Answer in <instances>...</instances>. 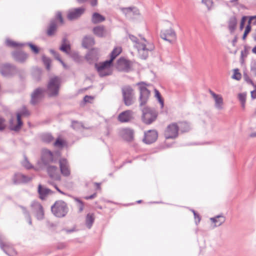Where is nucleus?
I'll return each mask as SVG.
<instances>
[{
    "mask_svg": "<svg viewBox=\"0 0 256 256\" xmlns=\"http://www.w3.org/2000/svg\"><path fill=\"white\" fill-rule=\"evenodd\" d=\"M70 56V57L76 62H79L80 60V58L79 54L76 52H70L68 54Z\"/></svg>",
    "mask_w": 256,
    "mask_h": 256,
    "instance_id": "a18cd8bd",
    "label": "nucleus"
},
{
    "mask_svg": "<svg viewBox=\"0 0 256 256\" xmlns=\"http://www.w3.org/2000/svg\"><path fill=\"white\" fill-rule=\"evenodd\" d=\"M158 138L157 132L154 130H150L144 133V142L148 144L154 142Z\"/></svg>",
    "mask_w": 256,
    "mask_h": 256,
    "instance_id": "6ab92c4d",
    "label": "nucleus"
},
{
    "mask_svg": "<svg viewBox=\"0 0 256 256\" xmlns=\"http://www.w3.org/2000/svg\"><path fill=\"white\" fill-rule=\"evenodd\" d=\"M134 8L133 7H128V8H120L122 12L125 14L126 15L128 14L132 11V10Z\"/></svg>",
    "mask_w": 256,
    "mask_h": 256,
    "instance_id": "5fc2aeb1",
    "label": "nucleus"
},
{
    "mask_svg": "<svg viewBox=\"0 0 256 256\" xmlns=\"http://www.w3.org/2000/svg\"><path fill=\"white\" fill-rule=\"evenodd\" d=\"M60 50L66 54H69L70 50V46L66 38H63L62 44L60 48Z\"/></svg>",
    "mask_w": 256,
    "mask_h": 256,
    "instance_id": "7c9ffc66",
    "label": "nucleus"
},
{
    "mask_svg": "<svg viewBox=\"0 0 256 256\" xmlns=\"http://www.w3.org/2000/svg\"><path fill=\"white\" fill-rule=\"evenodd\" d=\"M129 38L132 42L136 44L139 56L142 59H146L148 56L149 52L154 49V47L153 44L148 42L144 38L142 42H138L137 38L134 35L130 34Z\"/></svg>",
    "mask_w": 256,
    "mask_h": 256,
    "instance_id": "f257e3e1",
    "label": "nucleus"
},
{
    "mask_svg": "<svg viewBox=\"0 0 256 256\" xmlns=\"http://www.w3.org/2000/svg\"><path fill=\"white\" fill-rule=\"evenodd\" d=\"M98 51L96 49H92L90 50L86 56V59L90 63H92L98 60Z\"/></svg>",
    "mask_w": 256,
    "mask_h": 256,
    "instance_id": "4be33fe9",
    "label": "nucleus"
},
{
    "mask_svg": "<svg viewBox=\"0 0 256 256\" xmlns=\"http://www.w3.org/2000/svg\"><path fill=\"white\" fill-rule=\"evenodd\" d=\"M58 162L61 174L64 176H69L70 174V170L66 159L60 158Z\"/></svg>",
    "mask_w": 256,
    "mask_h": 256,
    "instance_id": "2eb2a0df",
    "label": "nucleus"
},
{
    "mask_svg": "<svg viewBox=\"0 0 256 256\" xmlns=\"http://www.w3.org/2000/svg\"><path fill=\"white\" fill-rule=\"evenodd\" d=\"M132 113V112L130 110L123 112L119 114L118 119L122 122H128L131 120Z\"/></svg>",
    "mask_w": 256,
    "mask_h": 256,
    "instance_id": "393cba45",
    "label": "nucleus"
},
{
    "mask_svg": "<svg viewBox=\"0 0 256 256\" xmlns=\"http://www.w3.org/2000/svg\"><path fill=\"white\" fill-rule=\"evenodd\" d=\"M178 126L176 123H173L168 126L164 132L166 138H174L178 134Z\"/></svg>",
    "mask_w": 256,
    "mask_h": 256,
    "instance_id": "ddd939ff",
    "label": "nucleus"
},
{
    "mask_svg": "<svg viewBox=\"0 0 256 256\" xmlns=\"http://www.w3.org/2000/svg\"><path fill=\"white\" fill-rule=\"evenodd\" d=\"M42 59L46 70H50L51 60L49 58L46 57L44 56H42Z\"/></svg>",
    "mask_w": 256,
    "mask_h": 256,
    "instance_id": "c03bdc74",
    "label": "nucleus"
},
{
    "mask_svg": "<svg viewBox=\"0 0 256 256\" xmlns=\"http://www.w3.org/2000/svg\"><path fill=\"white\" fill-rule=\"evenodd\" d=\"M56 18L60 20L61 24H63L64 20L60 12H58L56 14Z\"/></svg>",
    "mask_w": 256,
    "mask_h": 256,
    "instance_id": "13d9d810",
    "label": "nucleus"
},
{
    "mask_svg": "<svg viewBox=\"0 0 256 256\" xmlns=\"http://www.w3.org/2000/svg\"><path fill=\"white\" fill-rule=\"evenodd\" d=\"M27 44L30 47L34 53L38 54L39 52V48L36 46L32 43H28Z\"/></svg>",
    "mask_w": 256,
    "mask_h": 256,
    "instance_id": "8fccbe9b",
    "label": "nucleus"
},
{
    "mask_svg": "<svg viewBox=\"0 0 256 256\" xmlns=\"http://www.w3.org/2000/svg\"><path fill=\"white\" fill-rule=\"evenodd\" d=\"M96 194H94L90 196H86L85 197V198L86 200H89V199H92L94 198L96 196Z\"/></svg>",
    "mask_w": 256,
    "mask_h": 256,
    "instance_id": "69168bd1",
    "label": "nucleus"
},
{
    "mask_svg": "<svg viewBox=\"0 0 256 256\" xmlns=\"http://www.w3.org/2000/svg\"><path fill=\"white\" fill-rule=\"evenodd\" d=\"M94 218L93 214H88L86 216V224L87 228L90 229L94 222Z\"/></svg>",
    "mask_w": 256,
    "mask_h": 256,
    "instance_id": "f704fd0d",
    "label": "nucleus"
},
{
    "mask_svg": "<svg viewBox=\"0 0 256 256\" xmlns=\"http://www.w3.org/2000/svg\"><path fill=\"white\" fill-rule=\"evenodd\" d=\"M251 96L252 99L256 98V90H253L251 92Z\"/></svg>",
    "mask_w": 256,
    "mask_h": 256,
    "instance_id": "338daca9",
    "label": "nucleus"
},
{
    "mask_svg": "<svg viewBox=\"0 0 256 256\" xmlns=\"http://www.w3.org/2000/svg\"><path fill=\"white\" fill-rule=\"evenodd\" d=\"M18 206L21 208L22 212L24 214L25 218L27 220L28 224H32V219L29 212L27 210L26 208L23 206Z\"/></svg>",
    "mask_w": 256,
    "mask_h": 256,
    "instance_id": "4c0bfd02",
    "label": "nucleus"
},
{
    "mask_svg": "<svg viewBox=\"0 0 256 256\" xmlns=\"http://www.w3.org/2000/svg\"><path fill=\"white\" fill-rule=\"evenodd\" d=\"M4 120L0 116V130H2L5 128Z\"/></svg>",
    "mask_w": 256,
    "mask_h": 256,
    "instance_id": "4d7b16f0",
    "label": "nucleus"
},
{
    "mask_svg": "<svg viewBox=\"0 0 256 256\" xmlns=\"http://www.w3.org/2000/svg\"><path fill=\"white\" fill-rule=\"evenodd\" d=\"M52 191L49 188L39 184L38 186V193L40 195V198L44 200L49 194H51Z\"/></svg>",
    "mask_w": 256,
    "mask_h": 256,
    "instance_id": "a878e982",
    "label": "nucleus"
},
{
    "mask_svg": "<svg viewBox=\"0 0 256 256\" xmlns=\"http://www.w3.org/2000/svg\"><path fill=\"white\" fill-rule=\"evenodd\" d=\"M210 220L214 222V226H221L226 220V218L222 215H218L214 218H211Z\"/></svg>",
    "mask_w": 256,
    "mask_h": 256,
    "instance_id": "c85d7f7f",
    "label": "nucleus"
},
{
    "mask_svg": "<svg viewBox=\"0 0 256 256\" xmlns=\"http://www.w3.org/2000/svg\"><path fill=\"white\" fill-rule=\"evenodd\" d=\"M57 28V25L55 20L50 21L49 26H48L46 34L48 36H52L54 34Z\"/></svg>",
    "mask_w": 256,
    "mask_h": 256,
    "instance_id": "473e14b6",
    "label": "nucleus"
},
{
    "mask_svg": "<svg viewBox=\"0 0 256 256\" xmlns=\"http://www.w3.org/2000/svg\"><path fill=\"white\" fill-rule=\"evenodd\" d=\"M32 212L38 220H42L44 218V211L42 206L40 203L36 201H33L31 204Z\"/></svg>",
    "mask_w": 256,
    "mask_h": 256,
    "instance_id": "9d476101",
    "label": "nucleus"
},
{
    "mask_svg": "<svg viewBox=\"0 0 256 256\" xmlns=\"http://www.w3.org/2000/svg\"><path fill=\"white\" fill-rule=\"evenodd\" d=\"M63 145H64V142L60 138H58L56 140V142H54V146L56 147L62 148V147Z\"/></svg>",
    "mask_w": 256,
    "mask_h": 256,
    "instance_id": "6e6d98bb",
    "label": "nucleus"
},
{
    "mask_svg": "<svg viewBox=\"0 0 256 256\" xmlns=\"http://www.w3.org/2000/svg\"><path fill=\"white\" fill-rule=\"evenodd\" d=\"M0 248L8 256H14L16 254L12 246L8 242L4 236H0Z\"/></svg>",
    "mask_w": 256,
    "mask_h": 256,
    "instance_id": "6e6552de",
    "label": "nucleus"
},
{
    "mask_svg": "<svg viewBox=\"0 0 256 256\" xmlns=\"http://www.w3.org/2000/svg\"><path fill=\"white\" fill-rule=\"evenodd\" d=\"M238 98L241 103L242 107L244 108H245V103L246 100V94L244 93H240L238 95Z\"/></svg>",
    "mask_w": 256,
    "mask_h": 256,
    "instance_id": "a19ab883",
    "label": "nucleus"
},
{
    "mask_svg": "<svg viewBox=\"0 0 256 256\" xmlns=\"http://www.w3.org/2000/svg\"><path fill=\"white\" fill-rule=\"evenodd\" d=\"M72 127L74 130H78L83 127V125L80 122L74 120L72 122Z\"/></svg>",
    "mask_w": 256,
    "mask_h": 256,
    "instance_id": "37998d69",
    "label": "nucleus"
},
{
    "mask_svg": "<svg viewBox=\"0 0 256 256\" xmlns=\"http://www.w3.org/2000/svg\"><path fill=\"white\" fill-rule=\"evenodd\" d=\"M74 200L80 204V206L79 207V211H80V212H82L83 210V204H82V202L80 200H79L78 198H75Z\"/></svg>",
    "mask_w": 256,
    "mask_h": 256,
    "instance_id": "052dcab7",
    "label": "nucleus"
},
{
    "mask_svg": "<svg viewBox=\"0 0 256 256\" xmlns=\"http://www.w3.org/2000/svg\"><path fill=\"white\" fill-rule=\"evenodd\" d=\"M178 126V130H180L182 132H188L190 130V124L186 122H180Z\"/></svg>",
    "mask_w": 256,
    "mask_h": 256,
    "instance_id": "e433bc0d",
    "label": "nucleus"
},
{
    "mask_svg": "<svg viewBox=\"0 0 256 256\" xmlns=\"http://www.w3.org/2000/svg\"><path fill=\"white\" fill-rule=\"evenodd\" d=\"M29 114L30 112L28 111V110L25 107H23L20 112L16 114L18 124L15 126H13L12 124H10V130L16 132L20 130L22 126V122L21 120V116H29Z\"/></svg>",
    "mask_w": 256,
    "mask_h": 256,
    "instance_id": "f8f14e48",
    "label": "nucleus"
},
{
    "mask_svg": "<svg viewBox=\"0 0 256 256\" xmlns=\"http://www.w3.org/2000/svg\"><path fill=\"white\" fill-rule=\"evenodd\" d=\"M98 72L99 74V75L102 77L108 76V75L110 74H111V71H110V69L99 70H98Z\"/></svg>",
    "mask_w": 256,
    "mask_h": 256,
    "instance_id": "de8ad7c7",
    "label": "nucleus"
},
{
    "mask_svg": "<svg viewBox=\"0 0 256 256\" xmlns=\"http://www.w3.org/2000/svg\"><path fill=\"white\" fill-rule=\"evenodd\" d=\"M160 37L170 43L174 42L176 38V32L172 28H169L160 32Z\"/></svg>",
    "mask_w": 256,
    "mask_h": 256,
    "instance_id": "4468645a",
    "label": "nucleus"
},
{
    "mask_svg": "<svg viewBox=\"0 0 256 256\" xmlns=\"http://www.w3.org/2000/svg\"><path fill=\"white\" fill-rule=\"evenodd\" d=\"M92 97L90 96H86L84 98V101L85 102H90V99H92Z\"/></svg>",
    "mask_w": 256,
    "mask_h": 256,
    "instance_id": "0e129e2a",
    "label": "nucleus"
},
{
    "mask_svg": "<svg viewBox=\"0 0 256 256\" xmlns=\"http://www.w3.org/2000/svg\"><path fill=\"white\" fill-rule=\"evenodd\" d=\"M232 78L236 80H240L241 78V74L238 72V69H235L234 70V73Z\"/></svg>",
    "mask_w": 256,
    "mask_h": 256,
    "instance_id": "603ef678",
    "label": "nucleus"
},
{
    "mask_svg": "<svg viewBox=\"0 0 256 256\" xmlns=\"http://www.w3.org/2000/svg\"><path fill=\"white\" fill-rule=\"evenodd\" d=\"M46 89L38 88L35 89L31 94L30 102L32 104H36L44 97Z\"/></svg>",
    "mask_w": 256,
    "mask_h": 256,
    "instance_id": "9b49d317",
    "label": "nucleus"
},
{
    "mask_svg": "<svg viewBox=\"0 0 256 256\" xmlns=\"http://www.w3.org/2000/svg\"><path fill=\"white\" fill-rule=\"evenodd\" d=\"M121 52L122 48L120 47H118L114 48L110 54V60L112 62L120 54Z\"/></svg>",
    "mask_w": 256,
    "mask_h": 256,
    "instance_id": "58836bf2",
    "label": "nucleus"
},
{
    "mask_svg": "<svg viewBox=\"0 0 256 256\" xmlns=\"http://www.w3.org/2000/svg\"><path fill=\"white\" fill-rule=\"evenodd\" d=\"M19 72L20 70L14 65L10 64H4L0 66V73L4 77L10 78Z\"/></svg>",
    "mask_w": 256,
    "mask_h": 256,
    "instance_id": "0eeeda50",
    "label": "nucleus"
},
{
    "mask_svg": "<svg viewBox=\"0 0 256 256\" xmlns=\"http://www.w3.org/2000/svg\"><path fill=\"white\" fill-rule=\"evenodd\" d=\"M46 166L48 174L52 179L56 180H60V176L57 166L52 165V164Z\"/></svg>",
    "mask_w": 256,
    "mask_h": 256,
    "instance_id": "dca6fc26",
    "label": "nucleus"
},
{
    "mask_svg": "<svg viewBox=\"0 0 256 256\" xmlns=\"http://www.w3.org/2000/svg\"><path fill=\"white\" fill-rule=\"evenodd\" d=\"M112 60H106L98 64H96L95 66L97 70H109L112 64Z\"/></svg>",
    "mask_w": 256,
    "mask_h": 256,
    "instance_id": "cd10ccee",
    "label": "nucleus"
},
{
    "mask_svg": "<svg viewBox=\"0 0 256 256\" xmlns=\"http://www.w3.org/2000/svg\"><path fill=\"white\" fill-rule=\"evenodd\" d=\"M22 164L27 169L31 168L32 167V164H30L28 158L26 156H24V159L22 162Z\"/></svg>",
    "mask_w": 256,
    "mask_h": 256,
    "instance_id": "3c124183",
    "label": "nucleus"
},
{
    "mask_svg": "<svg viewBox=\"0 0 256 256\" xmlns=\"http://www.w3.org/2000/svg\"><path fill=\"white\" fill-rule=\"evenodd\" d=\"M60 156L58 152H52L48 149H43L42 151L41 162L44 166L56 164L60 160Z\"/></svg>",
    "mask_w": 256,
    "mask_h": 256,
    "instance_id": "f03ea898",
    "label": "nucleus"
},
{
    "mask_svg": "<svg viewBox=\"0 0 256 256\" xmlns=\"http://www.w3.org/2000/svg\"><path fill=\"white\" fill-rule=\"evenodd\" d=\"M90 4L92 6H95L97 5V0H90Z\"/></svg>",
    "mask_w": 256,
    "mask_h": 256,
    "instance_id": "774afa93",
    "label": "nucleus"
},
{
    "mask_svg": "<svg viewBox=\"0 0 256 256\" xmlns=\"http://www.w3.org/2000/svg\"><path fill=\"white\" fill-rule=\"evenodd\" d=\"M48 183L52 186H54V188H56V190L59 192H60V194H64V193L61 191L59 188H58L56 186V184H55L53 182H52L50 181H49L48 182Z\"/></svg>",
    "mask_w": 256,
    "mask_h": 256,
    "instance_id": "e2e57ef3",
    "label": "nucleus"
},
{
    "mask_svg": "<svg viewBox=\"0 0 256 256\" xmlns=\"http://www.w3.org/2000/svg\"><path fill=\"white\" fill-rule=\"evenodd\" d=\"M118 68L120 70L128 72L130 69V62L125 58H120L118 60Z\"/></svg>",
    "mask_w": 256,
    "mask_h": 256,
    "instance_id": "412c9836",
    "label": "nucleus"
},
{
    "mask_svg": "<svg viewBox=\"0 0 256 256\" xmlns=\"http://www.w3.org/2000/svg\"><path fill=\"white\" fill-rule=\"evenodd\" d=\"M13 58L20 62H24L28 58V55L26 53L20 51H15L12 53Z\"/></svg>",
    "mask_w": 256,
    "mask_h": 256,
    "instance_id": "5701e85b",
    "label": "nucleus"
},
{
    "mask_svg": "<svg viewBox=\"0 0 256 256\" xmlns=\"http://www.w3.org/2000/svg\"><path fill=\"white\" fill-rule=\"evenodd\" d=\"M56 58L64 66V67L66 68V64L62 60V59L60 58L59 54H56L54 55Z\"/></svg>",
    "mask_w": 256,
    "mask_h": 256,
    "instance_id": "680f3d73",
    "label": "nucleus"
},
{
    "mask_svg": "<svg viewBox=\"0 0 256 256\" xmlns=\"http://www.w3.org/2000/svg\"><path fill=\"white\" fill-rule=\"evenodd\" d=\"M154 92H155V96L158 98L159 102L162 108L164 106V102L163 100L162 99V98L161 97L160 94L156 89L154 90Z\"/></svg>",
    "mask_w": 256,
    "mask_h": 256,
    "instance_id": "49530a36",
    "label": "nucleus"
},
{
    "mask_svg": "<svg viewBox=\"0 0 256 256\" xmlns=\"http://www.w3.org/2000/svg\"><path fill=\"white\" fill-rule=\"evenodd\" d=\"M138 84L140 86L139 90L140 92V106L142 107L147 102L150 95V91L146 88L144 82L139 83Z\"/></svg>",
    "mask_w": 256,
    "mask_h": 256,
    "instance_id": "1a4fd4ad",
    "label": "nucleus"
},
{
    "mask_svg": "<svg viewBox=\"0 0 256 256\" xmlns=\"http://www.w3.org/2000/svg\"><path fill=\"white\" fill-rule=\"evenodd\" d=\"M106 20L105 17L99 13L94 12L91 18V21L94 24H97L98 23H100Z\"/></svg>",
    "mask_w": 256,
    "mask_h": 256,
    "instance_id": "c756f323",
    "label": "nucleus"
},
{
    "mask_svg": "<svg viewBox=\"0 0 256 256\" xmlns=\"http://www.w3.org/2000/svg\"><path fill=\"white\" fill-rule=\"evenodd\" d=\"M6 44L8 46L13 48H16L19 46H21L24 45V44L18 43L10 40H6Z\"/></svg>",
    "mask_w": 256,
    "mask_h": 256,
    "instance_id": "79ce46f5",
    "label": "nucleus"
},
{
    "mask_svg": "<svg viewBox=\"0 0 256 256\" xmlns=\"http://www.w3.org/2000/svg\"><path fill=\"white\" fill-rule=\"evenodd\" d=\"M190 210L193 212L194 215V218L195 220V223L197 225L200 221V215L197 214L195 210Z\"/></svg>",
    "mask_w": 256,
    "mask_h": 256,
    "instance_id": "864d4df0",
    "label": "nucleus"
},
{
    "mask_svg": "<svg viewBox=\"0 0 256 256\" xmlns=\"http://www.w3.org/2000/svg\"><path fill=\"white\" fill-rule=\"evenodd\" d=\"M202 2L206 6L208 10H211L213 4L212 0H202Z\"/></svg>",
    "mask_w": 256,
    "mask_h": 256,
    "instance_id": "09e8293b",
    "label": "nucleus"
},
{
    "mask_svg": "<svg viewBox=\"0 0 256 256\" xmlns=\"http://www.w3.org/2000/svg\"><path fill=\"white\" fill-rule=\"evenodd\" d=\"M246 19V16H244L242 18L241 20V22H240V29L241 30H242L244 27V25Z\"/></svg>",
    "mask_w": 256,
    "mask_h": 256,
    "instance_id": "bf43d9fd",
    "label": "nucleus"
},
{
    "mask_svg": "<svg viewBox=\"0 0 256 256\" xmlns=\"http://www.w3.org/2000/svg\"><path fill=\"white\" fill-rule=\"evenodd\" d=\"M60 84V80L58 76H54L50 79L46 92L50 97L56 96L58 94Z\"/></svg>",
    "mask_w": 256,
    "mask_h": 256,
    "instance_id": "7ed1b4c3",
    "label": "nucleus"
},
{
    "mask_svg": "<svg viewBox=\"0 0 256 256\" xmlns=\"http://www.w3.org/2000/svg\"><path fill=\"white\" fill-rule=\"evenodd\" d=\"M256 18V16H252L250 17L249 20L248 21V24L246 28L244 34L242 36V39L244 40L246 39L247 35L248 34V33L250 32L251 30L250 24L252 22V20Z\"/></svg>",
    "mask_w": 256,
    "mask_h": 256,
    "instance_id": "72a5a7b5",
    "label": "nucleus"
},
{
    "mask_svg": "<svg viewBox=\"0 0 256 256\" xmlns=\"http://www.w3.org/2000/svg\"><path fill=\"white\" fill-rule=\"evenodd\" d=\"M52 214L56 217L64 216L68 212L66 204L62 200H58L51 206Z\"/></svg>",
    "mask_w": 256,
    "mask_h": 256,
    "instance_id": "20e7f679",
    "label": "nucleus"
},
{
    "mask_svg": "<svg viewBox=\"0 0 256 256\" xmlns=\"http://www.w3.org/2000/svg\"><path fill=\"white\" fill-rule=\"evenodd\" d=\"M209 92L214 100L215 108L218 110H222L223 108L224 100L222 96L216 94L211 90H210Z\"/></svg>",
    "mask_w": 256,
    "mask_h": 256,
    "instance_id": "aec40b11",
    "label": "nucleus"
},
{
    "mask_svg": "<svg viewBox=\"0 0 256 256\" xmlns=\"http://www.w3.org/2000/svg\"><path fill=\"white\" fill-rule=\"evenodd\" d=\"M122 94L124 103L126 106H131L134 103L136 98L134 90L130 86H126L122 88Z\"/></svg>",
    "mask_w": 256,
    "mask_h": 256,
    "instance_id": "423d86ee",
    "label": "nucleus"
},
{
    "mask_svg": "<svg viewBox=\"0 0 256 256\" xmlns=\"http://www.w3.org/2000/svg\"><path fill=\"white\" fill-rule=\"evenodd\" d=\"M84 10L83 8H78L70 10L68 14L67 18L70 20L77 19L84 14Z\"/></svg>",
    "mask_w": 256,
    "mask_h": 256,
    "instance_id": "f3484780",
    "label": "nucleus"
},
{
    "mask_svg": "<svg viewBox=\"0 0 256 256\" xmlns=\"http://www.w3.org/2000/svg\"><path fill=\"white\" fill-rule=\"evenodd\" d=\"M42 140L44 142L49 143L54 140V138L50 134H44L42 136Z\"/></svg>",
    "mask_w": 256,
    "mask_h": 256,
    "instance_id": "ea45409f",
    "label": "nucleus"
},
{
    "mask_svg": "<svg viewBox=\"0 0 256 256\" xmlns=\"http://www.w3.org/2000/svg\"><path fill=\"white\" fill-rule=\"evenodd\" d=\"M32 178L30 176L24 175L22 174H16L14 178V182L15 184L21 182H28L31 180Z\"/></svg>",
    "mask_w": 256,
    "mask_h": 256,
    "instance_id": "b1692460",
    "label": "nucleus"
},
{
    "mask_svg": "<svg viewBox=\"0 0 256 256\" xmlns=\"http://www.w3.org/2000/svg\"><path fill=\"white\" fill-rule=\"evenodd\" d=\"M94 40L93 37L90 36H86L84 37L82 40V46L85 48L94 45Z\"/></svg>",
    "mask_w": 256,
    "mask_h": 256,
    "instance_id": "2f4dec72",
    "label": "nucleus"
},
{
    "mask_svg": "<svg viewBox=\"0 0 256 256\" xmlns=\"http://www.w3.org/2000/svg\"><path fill=\"white\" fill-rule=\"evenodd\" d=\"M237 24V20L236 17L233 16L230 18L228 22V28L231 32H233L236 29Z\"/></svg>",
    "mask_w": 256,
    "mask_h": 256,
    "instance_id": "c9c22d12",
    "label": "nucleus"
},
{
    "mask_svg": "<svg viewBox=\"0 0 256 256\" xmlns=\"http://www.w3.org/2000/svg\"><path fill=\"white\" fill-rule=\"evenodd\" d=\"M119 134L124 140L131 141L134 138V130L129 128H122L119 130Z\"/></svg>",
    "mask_w": 256,
    "mask_h": 256,
    "instance_id": "a211bd4d",
    "label": "nucleus"
},
{
    "mask_svg": "<svg viewBox=\"0 0 256 256\" xmlns=\"http://www.w3.org/2000/svg\"><path fill=\"white\" fill-rule=\"evenodd\" d=\"M142 120L144 124H150L156 120L157 113L154 110L146 106L142 108Z\"/></svg>",
    "mask_w": 256,
    "mask_h": 256,
    "instance_id": "39448f33",
    "label": "nucleus"
},
{
    "mask_svg": "<svg viewBox=\"0 0 256 256\" xmlns=\"http://www.w3.org/2000/svg\"><path fill=\"white\" fill-rule=\"evenodd\" d=\"M93 32L96 36L102 38L106 36V30L103 26H98L94 28Z\"/></svg>",
    "mask_w": 256,
    "mask_h": 256,
    "instance_id": "bb28decb",
    "label": "nucleus"
}]
</instances>
